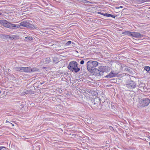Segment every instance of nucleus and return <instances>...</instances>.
I'll list each match as a JSON object with an SVG mask.
<instances>
[{"label":"nucleus","instance_id":"1","mask_svg":"<svg viewBox=\"0 0 150 150\" xmlns=\"http://www.w3.org/2000/svg\"><path fill=\"white\" fill-rule=\"evenodd\" d=\"M0 23L1 25L9 28L16 29L20 27L19 25H16L14 24H11L5 20H0Z\"/></svg>","mask_w":150,"mask_h":150},{"label":"nucleus","instance_id":"2","mask_svg":"<svg viewBox=\"0 0 150 150\" xmlns=\"http://www.w3.org/2000/svg\"><path fill=\"white\" fill-rule=\"evenodd\" d=\"M77 63L75 61H71L69 62L68 68L72 71L77 72L80 70V68L77 67Z\"/></svg>","mask_w":150,"mask_h":150},{"label":"nucleus","instance_id":"3","mask_svg":"<svg viewBox=\"0 0 150 150\" xmlns=\"http://www.w3.org/2000/svg\"><path fill=\"white\" fill-rule=\"evenodd\" d=\"M150 103V99L147 98H144L140 100L137 106L139 108H144L147 106Z\"/></svg>","mask_w":150,"mask_h":150},{"label":"nucleus","instance_id":"4","mask_svg":"<svg viewBox=\"0 0 150 150\" xmlns=\"http://www.w3.org/2000/svg\"><path fill=\"white\" fill-rule=\"evenodd\" d=\"M98 65V63L95 61H88L87 64V68L88 71H91L94 69L95 67Z\"/></svg>","mask_w":150,"mask_h":150},{"label":"nucleus","instance_id":"5","mask_svg":"<svg viewBox=\"0 0 150 150\" xmlns=\"http://www.w3.org/2000/svg\"><path fill=\"white\" fill-rule=\"evenodd\" d=\"M136 83L132 81H128L126 84V86L129 89V91H131L133 88H134L136 87Z\"/></svg>","mask_w":150,"mask_h":150},{"label":"nucleus","instance_id":"6","mask_svg":"<svg viewBox=\"0 0 150 150\" xmlns=\"http://www.w3.org/2000/svg\"><path fill=\"white\" fill-rule=\"evenodd\" d=\"M20 25H18L20 26V27L19 28H21V26L26 27H30V24H29V22H27L25 21L21 22L20 23Z\"/></svg>","mask_w":150,"mask_h":150},{"label":"nucleus","instance_id":"7","mask_svg":"<svg viewBox=\"0 0 150 150\" xmlns=\"http://www.w3.org/2000/svg\"><path fill=\"white\" fill-rule=\"evenodd\" d=\"M131 36L136 38H142L143 37V35H141L140 33L134 32H132Z\"/></svg>","mask_w":150,"mask_h":150},{"label":"nucleus","instance_id":"8","mask_svg":"<svg viewBox=\"0 0 150 150\" xmlns=\"http://www.w3.org/2000/svg\"><path fill=\"white\" fill-rule=\"evenodd\" d=\"M113 72V71H112L108 75L106 76L105 77L106 78H111L113 77L116 76L117 74L116 73H114Z\"/></svg>","mask_w":150,"mask_h":150},{"label":"nucleus","instance_id":"9","mask_svg":"<svg viewBox=\"0 0 150 150\" xmlns=\"http://www.w3.org/2000/svg\"><path fill=\"white\" fill-rule=\"evenodd\" d=\"M13 69L16 71L21 72L23 71V67H16L13 68Z\"/></svg>","mask_w":150,"mask_h":150},{"label":"nucleus","instance_id":"10","mask_svg":"<svg viewBox=\"0 0 150 150\" xmlns=\"http://www.w3.org/2000/svg\"><path fill=\"white\" fill-rule=\"evenodd\" d=\"M95 71L96 73V75L97 76H100L103 75V72L102 71H99L97 69H95Z\"/></svg>","mask_w":150,"mask_h":150},{"label":"nucleus","instance_id":"11","mask_svg":"<svg viewBox=\"0 0 150 150\" xmlns=\"http://www.w3.org/2000/svg\"><path fill=\"white\" fill-rule=\"evenodd\" d=\"M106 67H106V66H100L99 67V68L98 69L104 72L105 71V69Z\"/></svg>","mask_w":150,"mask_h":150},{"label":"nucleus","instance_id":"12","mask_svg":"<svg viewBox=\"0 0 150 150\" xmlns=\"http://www.w3.org/2000/svg\"><path fill=\"white\" fill-rule=\"evenodd\" d=\"M30 67H23V71L25 72L30 73Z\"/></svg>","mask_w":150,"mask_h":150},{"label":"nucleus","instance_id":"13","mask_svg":"<svg viewBox=\"0 0 150 150\" xmlns=\"http://www.w3.org/2000/svg\"><path fill=\"white\" fill-rule=\"evenodd\" d=\"M33 38L31 37H26L25 38L24 40L26 41H29L31 40Z\"/></svg>","mask_w":150,"mask_h":150},{"label":"nucleus","instance_id":"14","mask_svg":"<svg viewBox=\"0 0 150 150\" xmlns=\"http://www.w3.org/2000/svg\"><path fill=\"white\" fill-rule=\"evenodd\" d=\"M132 32L129 31H126L124 33V34L130 36H132Z\"/></svg>","mask_w":150,"mask_h":150},{"label":"nucleus","instance_id":"15","mask_svg":"<svg viewBox=\"0 0 150 150\" xmlns=\"http://www.w3.org/2000/svg\"><path fill=\"white\" fill-rule=\"evenodd\" d=\"M38 69L35 68H33L31 69L30 68V73L32 72H33L35 71H38Z\"/></svg>","mask_w":150,"mask_h":150},{"label":"nucleus","instance_id":"16","mask_svg":"<svg viewBox=\"0 0 150 150\" xmlns=\"http://www.w3.org/2000/svg\"><path fill=\"white\" fill-rule=\"evenodd\" d=\"M144 69L145 70L148 72L150 70V67L149 66L145 67H144Z\"/></svg>","mask_w":150,"mask_h":150},{"label":"nucleus","instance_id":"17","mask_svg":"<svg viewBox=\"0 0 150 150\" xmlns=\"http://www.w3.org/2000/svg\"><path fill=\"white\" fill-rule=\"evenodd\" d=\"M50 59L48 58H45L43 59L44 60H45V64H47V63H49L50 61H49Z\"/></svg>","mask_w":150,"mask_h":150},{"label":"nucleus","instance_id":"18","mask_svg":"<svg viewBox=\"0 0 150 150\" xmlns=\"http://www.w3.org/2000/svg\"><path fill=\"white\" fill-rule=\"evenodd\" d=\"M102 15L105 16H106L108 17H110V16H111V14L109 13H106L103 14Z\"/></svg>","mask_w":150,"mask_h":150},{"label":"nucleus","instance_id":"19","mask_svg":"<svg viewBox=\"0 0 150 150\" xmlns=\"http://www.w3.org/2000/svg\"><path fill=\"white\" fill-rule=\"evenodd\" d=\"M71 43V41H69L67 43H66V45H69Z\"/></svg>","mask_w":150,"mask_h":150},{"label":"nucleus","instance_id":"20","mask_svg":"<svg viewBox=\"0 0 150 150\" xmlns=\"http://www.w3.org/2000/svg\"><path fill=\"white\" fill-rule=\"evenodd\" d=\"M148 0H139V2L141 3L146 2Z\"/></svg>","mask_w":150,"mask_h":150},{"label":"nucleus","instance_id":"21","mask_svg":"<svg viewBox=\"0 0 150 150\" xmlns=\"http://www.w3.org/2000/svg\"><path fill=\"white\" fill-rule=\"evenodd\" d=\"M109 129L111 131H113V128L111 126H109Z\"/></svg>","mask_w":150,"mask_h":150},{"label":"nucleus","instance_id":"22","mask_svg":"<svg viewBox=\"0 0 150 150\" xmlns=\"http://www.w3.org/2000/svg\"><path fill=\"white\" fill-rule=\"evenodd\" d=\"M6 147L4 146H0V150H1L4 148L6 149Z\"/></svg>","mask_w":150,"mask_h":150},{"label":"nucleus","instance_id":"23","mask_svg":"<svg viewBox=\"0 0 150 150\" xmlns=\"http://www.w3.org/2000/svg\"><path fill=\"white\" fill-rule=\"evenodd\" d=\"M84 63V61L83 60H81V62H80V64H83Z\"/></svg>","mask_w":150,"mask_h":150},{"label":"nucleus","instance_id":"24","mask_svg":"<svg viewBox=\"0 0 150 150\" xmlns=\"http://www.w3.org/2000/svg\"><path fill=\"white\" fill-rule=\"evenodd\" d=\"M123 8V7L122 6H120L119 7H116V8L117 9H118V8Z\"/></svg>","mask_w":150,"mask_h":150},{"label":"nucleus","instance_id":"25","mask_svg":"<svg viewBox=\"0 0 150 150\" xmlns=\"http://www.w3.org/2000/svg\"><path fill=\"white\" fill-rule=\"evenodd\" d=\"M10 123L11 125H12V126H14V124H12V123Z\"/></svg>","mask_w":150,"mask_h":150},{"label":"nucleus","instance_id":"26","mask_svg":"<svg viewBox=\"0 0 150 150\" xmlns=\"http://www.w3.org/2000/svg\"><path fill=\"white\" fill-rule=\"evenodd\" d=\"M6 123H8H8H10V122L8 121V120H6Z\"/></svg>","mask_w":150,"mask_h":150},{"label":"nucleus","instance_id":"27","mask_svg":"<svg viewBox=\"0 0 150 150\" xmlns=\"http://www.w3.org/2000/svg\"><path fill=\"white\" fill-rule=\"evenodd\" d=\"M110 17H113V16L112 15H111V16H110Z\"/></svg>","mask_w":150,"mask_h":150},{"label":"nucleus","instance_id":"28","mask_svg":"<svg viewBox=\"0 0 150 150\" xmlns=\"http://www.w3.org/2000/svg\"><path fill=\"white\" fill-rule=\"evenodd\" d=\"M149 145H150V142L149 143Z\"/></svg>","mask_w":150,"mask_h":150},{"label":"nucleus","instance_id":"29","mask_svg":"<svg viewBox=\"0 0 150 150\" xmlns=\"http://www.w3.org/2000/svg\"><path fill=\"white\" fill-rule=\"evenodd\" d=\"M1 14V13H0V15Z\"/></svg>","mask_w":150,"mask_h":150},{"label":"nucleus","instance_id":"30","mask_svg":"<svg viewBox=\"0 0 150 150\" xmlns=\"http://www.w3.org/2000/svg\"><path fill=\"white\" fill-rule=\"evenodd\" d=\"M149 139H150V136L149 137Z\"/></svg>","mask_w":150,"mask_h":150},{"label":"nucleus","instance_id":"31","mask_svg":"<svg viewBox=\"0 0 150 150\" xmlns=\"http://www.w3.org/2000/svg\"><path fill=\"white\" fill-rule=\"evenodd\" d=\"M1 91H0V93H1Z\"/></svg>","mask_w":150,"mask_h":150}]
</instances>
